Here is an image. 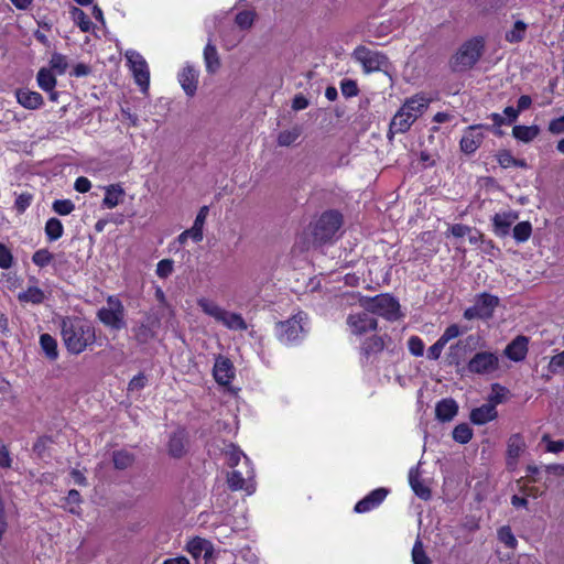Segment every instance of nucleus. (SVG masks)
I'll use <instances>...</instances> for the list:
<instances>
[{"label":"nucleus","mask_w":564,"mask_h":564,"mask_svg":"<svg viewBox=\"0 0 564 564\" xmlns=\"http://www.w3.org/2000/svg\"><path fill=\"white\" fill-rule=\"evenodd\" d=\"M449 232L456 238H462L471 234V228L464 224H455L449 227Z\"/></svg>","instance_id":"63"},{"label":"nucleus","mask_w":564,"mask_h":564,"mask_svg":"<svg viewBox=\"0 0 564 564\" xmlns=\"http://www.w3.org/2000/svg\"><path fill=\"white\" fill-rule=\"evenodd\" d=\"M187 435L185 430L178 429L173 432L167 442L169 455L173 458H181L186 453Z\"/></svg>","instance_id":"19"},{"label":"nucleus","mask_w":564,"mask_h":564,"mask_svg":"<svg viewBox=\"0 0 564 564\" xmlns=\"http://www.w3.org/2000/svg\"><path fill=\"white\" fill-rule=\"evenodd\" d=\"M498 163L503 169L513 167L517 164V159L509 151H501L497 155Z\"/></svg>","instance_id":"58"},{"label":"nucleus","mask_w":564,"mask_h":564,"mask_svg":"<svg viewBox=\"0 0 564 564\" xmlns=\"http://www.w3.org/2000/svg\"><path fill=\"white\" fill-rule=\"evenodd\" d=\"M245 457H247L239 448H237L235 445H229L228 449L226 451V458L227 464L230 467H236L240 464L242 460V464L245 463Z\"/></svg>","instance_id":"49"},{"label":"nucleus","mask_w":564,"mask_h":564,"mask_svg":"<svg viewBox=\"0 0 564 564\" xmlns=\"http://www.w3.org/2000/svg\"><path fill=\"white\" fill-rule=\"evenodd\" d=\"M343 224L341 215L336 210H328L321 215L314 226V238L319 242H327L334 238Z\"/></svg>","instance_id":"8"},{"label":"nucleus","mask_w":564,"mask_h":564,"mask_svg":"<svg viewBox=\"0 0 564 564\" xmlns=\"http://www.w3.org/2000/svg\"><path fill=\"white\" fill-rule=\"evenodd\" d=\"M549 370L552 373L564 371V350L551 358L549 362Z\"/></svg>","instance_id":"59"},{"label":"nucleus","mask_w":564,"mask_h":564,"mask_svg":"<svg viewBox=\"0 0 564 564\" xmlns=\"http://www.w3.org/2000/svg\"><path fill=\"white\" fill-rule=\"evenodd\" d=\"M158 326L159 321L149 317L145 323H141L138 327H135V339L141 344L149 343L155 337Z\"/></svg>","instance_id":"26"},{"label":"nucleus","mask_w":564,"mask_h":564,"mask_svg":"<svg viewBox=\"0 0 564 564\" xmlns=\"http://www.w3.org/2000/svg\"><path fill=\"white\" fill-rule=\"evenodd\" d=\"M13 264V256L10 249L0 242V268L10 269Z\"/></svg>","instance_id":"55"},{"label":"nucleus","mask_w":564,"mask_h":564,"mask_svg":"<svg viewBox=\"0 0 564 564\" xmlns=\"http://www.w3.org/2000/svg\"><path fill=\"white\" fill-rule=\"evenodd\" d=\"M124 317V306L116 295H109L106 300V305L97 312L99 322L113 330H120L126 327Z\"/></svg>","instance_id":"5"},{"label":"nucleus","mask_w":564,"mask_h":564,"mask_svg":"<svg viewBox=\"0 0 564 564\" xmlns=\"http://www.w3.org/2000/svg\"><path fill=\"white\" fill-rule=\"evenodd\" d=\"M178 82L186 96L193 97L197 90L198 70L191 65L185 66L178 74Z\"/></svg>","instance_id":"20"},{"label":"nucleus","mask_w":564,"mask_h":564,"mask_svg":"<svg viewBox=\"0 0 564 564\" xmlns=\"http://www.w3.org/2000/svg\"><path fill=\"white\" fill-rule=\"evenodd\" d=\"M360 305L370 314H377L388 319L398 318L399 303L389 294H379L373 297L361 296Z\"/></svg>","instance_id":"6"},{"label":"nucleus","mask_w":564,"mask_h":564,"mask_svg":"<svg viewBox=\"0 0 564 564\" xmlns=\"http://www.w3.org/2000/svg\"><path fill=\"white\" fill-rule=\"evenodd\" d=\"M36 82L39 87L44 91H53L57 84L56 77L52 69L45 67L37 72Z\"/></svg>","instance_id":"31"},{"label":"nucleus","mask_w":564,"mask_h":564,"mask_svg":"<svg viewBox=\"0 0 564 564\" xmlns=\"http://www.w3.org/2000/svg\"><path fill=\"white\" fill-rule=\"evenodd\" d=\"M499 368V358L491 351L476 352L467 364V370L475 375H490Z\"/></svg>","instance_id":"12"},{"label":"nucleus","mask_w":564,"mask_h":564,"mask_svg":"<svg viewBox=\"0 0 564 564\" xmlns=\"http://www.w3.org/2000/svg\"><path fill=\"white\" fill-rule=\"evenodd\" d=\"M305 318L306 315L303 312H300L290 319L278 323L276 336L279 340L284 344L296 341L304 332L303 321Z\"/></svg>","instance_id":"10"},{"label":"nucleus","mask_w":564,"mask_h":564,"mask_svg":"<svg viewBox=\"0 0 564 564\" xmlns=\"http://www.w3.org/2000/svg\"><path fill=\"white\" fill-rule=\"evenodd\" d=\"M430 104L431 98L423 93L406 98L390 121L388 137L392 138L393 134L408 132L412 124L427 110Z\"/></svg>","instance_id":"2"},{"label":"nucleus","mask_w":564,"mask_h":564,"mask_svg":"<svg viewBox=\"0 0 564 564\" xmlns=\"http://www.w3.org/2000/svg\"><path fill=\"white\" fill-rule=\"evenodd\" d=\"M473 437V430L466 423H460L453 430V438L459 444L468 443Z\"/></svg>","instance_id":"44"},{"label":"nucleus","mask_w":564,"mask_h":564,"mask_svg":"<svg viewBox=\"0 0 564 564\" xmlns=\"http://www.w3.org/2000/svg\"><path fill=\"white\" fill-rule=\"evenodd\" d=\"M388 492L389 491L386 488H377L372 490L356 503L355 511L358 513H364L375 509L386 499Z\"/></svg>","instance_id":"18"},{"label":"nucleus","mask_w":564,"mask_h":564,"mask_svg":"<svg viewBox=\"0 0 564 564\" xmlns=\"http://www.w3.org/2000/svg\"><path fill=\"white\" fill-rule=\"evenodd\" d=\"M197 305L205 315L230 330H246L248 328L241 314L225 310L212 299L202 296L197 299Z\"/></svg>","instance_id":"4"},{"label":"nucleus","mask_w":564,"mask_h":564,"mask_svg":"<svg viewBox=\"0 0 564 564\" xmlns=\"http://www.w3.org/2000/svg\"><path fill=\"white\" fill-rule=\"evenodd\" d=\"M525 448V442L520 434H513L507 443L508 464H514Z\"/></svg>","instance_id":"27"},{"label":"nucleus","mask_w":564,"mask_h":564,"mask_svg":"<svg viewBox=\"0 0 564 564\" xmlns=\"http://www.w3.org/2000/svg\"><path fill=\"white\" fill-rule=\"evenodd\" d=\"M413 564H432V561L424 551L422 541L417 538L412 549Z\"/></svg>","instance_id":"45"},{"label":"nucleus","mask_w":564,"mask_h":564,"mask_svg":"<svg viewBox=\"0 0 564 564\" xmlns=\"http://www.w3.org/2000/svg\"><path fill=\"white\" fill-rule=\"evenodd\" d=\"M542 442L546 444V452L557 454L564 451V440L552 441L547 434L542 436Z\"/></svg>","instance_id":"56"},{"label":"nucleus","mask_w":564,"mask_h":564,"mask_svg":"<svg viewBox=\"0 0 564 564\" xmlns=\"http://www.w3.org/2000/svg\"><path fill=\"white\" fill-rule=\"evenodd\" d=\"M126 58L133 73L135 83L145 91L150 83V72L145 59L140 53L133 50L126 52Z\"/></svg>","instance_id":"13"},{"label":"nucleus","mask_w":564,"mask_h":564,"mask_svg":"<svg viewBox=\"0 0 564 564\" xmlns=\"http://www.w3.org/2000/svg\"><path fill=\"white\" fill-rule=\"evenodd\" d=\"M409 482L415 495L427 500L431 498V490L422 482L417 468H411L409 471Z\"/></svg>","instance_id":"29"},{"label":"nucleus","mask_w":564,"mask_h":564,"mask_svg":"<svg viewBox=\"0 0 564 564\" xmlns=\"http://www.w3.org/2000/svg\"><path fill=\"white\" fill-rule=\"evenodd\" d=\"M254 471L251 467V462L248 457H245L243 466L241 469L232 470L228 476V486L231 490H245L251 495L254 491Z\"/></svg>","instance_id":"9"},{"label":"nucleus","mask_w":564,"mask_h":564,"mask_svg":"<svg viewBox=\"0 0 564 564\" xmlns=\"http://www.w3.org/2000/svg\"><path fill=\"white\" fill-rule=\"evenodd\" d=\"M540 132L536 126H514L512 129V135L522 142H530L538 137Z\"/></svg>","instance_id":"35"},{"label":"nucleus","mask_w":564,"mask_h":564,"mask_svg":"<svg viewBox=\"0 0 564 564\" xmlns=\"http://www.w3.org/2000/svg\"><path fill=\"white\" fill-rule=\"evenodd\" d=\"M499 299L488 293H481L477 296L473 306L464 312V317L468 321L480 318L486 319L492 316Z\"/></svg>","instance_id":"11"},{"label":"nucleus","mask_w":564,"mask_h":564,"mask_svg":"<svg viewBox=\"0 0 564 564\" xmlns=\"http://www.w3.org/2000/svg\"><path fill=\"white\" fill-rule=\"evenodd\" d=\"M69 261L64 252H59L54 254V260L52 262L53 270L56 274L63 275L66 271Z\"/></svg>","instance_id":"52"},{"label":"nucleus","mask_w":564,"mask_h":564,"mask_svg":"<svg viewBox=\"0 0 564 564\" xmlns=\"http://www.w3.org/2000/svg\"><path fill=\"white\" fill-rule=\"evenodd\" d=\"M301 135V129L299 127H294L290 130H283L278 135V144L280 147H289L293 144L299 137Z\"/></svg>","instance_id":"43"},{"label":"nucleus","mask_w":564,"mask_h":564,"mask_svg":"<svg viewBox=\"0 0 564 564\" xmlns=\"http://www.w3.org/2000/svg\"><path fill=\"white\" fill-rule=\"evenodd\" d=\"M32 195L29 193H21L14 203V207L19 214H23L32 203Z\"/></svg>","instance_id":"57"},{"label":"nucleus","mask_w":564,"mask_h":564,"mask_svg":"<svg viewBox=\"0 0 564 564\" xmlns=\"http://www.w3.org/2000/svg\"><path fill=\"white\" fill-rule=\"evenodd\" d=\"M458 412V404L452 398L442 399L436 403L435 416L441 422L452 421Z\"/></svg>","instance_id":"23"},{"label":"nucleus","mask_w":564,"mask_h":564,"mask_svg":"<svg viewBox=\"0 0 564 564\" xmlns=\"http://www.w3.org/2000/svg\"><path fill=\"white\" fill-rule=\"evenodd\" d=\"M213 375L218 384H229L235 377V369L232 362L227 357L219 355L215 359Z\"/></svg>","instance_id":"16"},{"label":"nucleus","mask_w":564,"mask_h":564,"mask_svg":"<svg viewBox=\"0 0 564 564\" xmlns=\"http://www.w3.org/2000/svg\"><path fill=\"white\" fill-rule=\"evenodd\" d=\"M64 505L62 506L66 511L72 514L80 516L82 508L80 503L83 502L80 494L76 489H70L67 492V496L64 499Z\"/></svg>","instance_id":"32"},{"label":"nucleus","mask_w":564,"mask_h":564,"mask_svg":"<svg viewBox=\"0 0 564 564\" xmlns=\"http://www.w3.org/2000/svg\"><path fill=\"white\" fill-rule=\"evenodd\" d=\"M532 234V226L529 221L518 223L512 229V236L518 243L529 240Z\"/></svg>","instance_id":"39"},{"label":"nucleus","mask_w":564,"mask_h":564,"mask_svg":"<svg viewBox=\"0 0 564 564\" xmlns=\"http://www.w3.org/2000/svg\"><path fill=\"white\" fill-rule=\"evenodd\" d=\"M40 345L50 360H55L58 357L57 341L50 334H42L40 336Z\"/></svg>","instance_id":"36"},{"label":"nucleus","mask_w":564,"mask_h":564,"mask_svg":"<svg viewBox=\"0 0 564 564\" xmlns=\"http://www.w3.org/2000/svg\"><path fill=\"white\" fill-rule=\"evenodd\" d=\"M384 348V340L381 336H372L366 339L361 345V352L365 357L379 354Z\"/></svg>","instance_id":"34"},{"label":"nucleus","mask_w":564,"mask_h":564,"mask_svg":"<svg viewBox=\"0 0 564 564\" xmlns=\"http://www.w3.org/2000/svg\"><path fill=\"white\" fill-rule=\"evenodd\" d=\"M341 94L349 98L354 97L358 94V87L357 84L351 79L343 80L340 84Z\"/></svg>","instance_id":"60"},{"label":"nucleus","mask_w":564,"mask_h":564,"mask_svg":"<svg viewBox=\"0 0 564 564\" xmlns=\"http://www.w3.org/2000/svg\"><path fill=\"white\" fill-rule=\"evenodd\" d=\"M186 551L194 557V558H209L213 554V546L209 541L206 539L196 536L189 540L186 544Z\"/></svg>","instance_id":"22"},{"label":"nucleus","mask_w":564,"mask_h":564,"mask_svg":"<svg viewBox=\"0 0 564 564\" xmlns=\"http://www.w3.org/2000/svg\"><path fill=\"white\" fill-rule=\"evenodd\" d=\"M64 234V227L59 219L52 217L45 224V235L48 241L58 240Z\"/></svg>","instance_id":"38"},{"label":"nucleus","mask_w":564,"mask_h":564,"mask_svg":"<svg viewBox=\"0 0 564 564\" xmlns=\"http://www.w3.org/2000/svg\"><path fill=\"white\" fill-rule=\"evenodd\" d=\"M174 269V261L171 259H163L158 262L156 264V274L162 278L166 279L170 276Z\"/></svg>","instance_id":"54"},{"label":"nucleus","mask_w":564,"mask_h":564,"mask_svg":"<svg viewBox=\"0 0 564 564\" xmlns=\"http://www.w3.org/2000/svg\"><path fill=\"white\" fill-rule=\"evenodd\" d=\"M424 343L419 336H411L408 340V348L415 357H421L424 354Z\"/></svg>","instance_id":"53"},{"label":"nucleus","mask_w":564,"mask_h":564,"mask_svg":"<svg viewBox=\"0 0 564 564\" xmlns=\"http://www.w3.org/2000/svg\"><path fill=\"white\" fill-rule=\"evenodd\" d=\"M50 66L52 72L55 70L58 75H63L68 66L66 56L61 53L52 54Z\"/></svg>","instance_id":"48"},{"label":"nucleus","mask_w":564,"mask_h":564,"mask_svg":"<svg viewBox=\"0 0 564 564\" xmlns=\"http://www.w3.org/2000/svg\"><path fill=\"white\" fill-rule=\"evenodd\" d=\"M498 539L501 543H503L506 546H508L510 549H514L518 543L510 527H508V525L501 527L498 530Z\"/></svg>","instance_id":"50"},{"label":"nucleus","mask_w":564,"mask_h":564,"mask_svg":"<svg viewBox=\"0 0 564 564\" xmlns=\"http://www.w3.org/2000/svg\"><path fill=\"white\" fill-rule=\"evenodd\" d=\"M446 345L437 339L427 350V358L431 360H437Z\"/></svg>","instance_id":"62"},{"label":"nucleus","mask_w":564,"mask_h":564,"mask_svg":"<svg viewBox=\"0 0 564 564\" xmlns=\"http://www.w3.org/2000/svg\"><path fill=\"white\" fill-rule=\"evenodd\" d=\"M134 455L126 449L115 451L112 462L116 469H127L134 463Z\"/></svg>","instance_id":"37"},{"label":"nucleus","mask_w":564,"mask_h":564,"mask_svg":"<svg viewBox=\"0 0 564 564\" xmlns=\"http://www.w3.org/2000/svg\"><path fill=\"white\" fill-rule=\"evenodd\" d=\"M203 55L207 73L215 74L220 67V58L216 46L210 41L206 44Z\"/></svg>","instance_id":"28"},{"label":"nucleus","mask_w":564,"mask_h":564,"mask_svg":"<svg viewBox=\"0 0 564 564\" xmlns=\"http://www.w3.org/2000/svg\"><path fill=\"white\" fill-rule=\"evenodd\" d=\"M70 15L73 21L83 32H89L91 30L93 23L82 9L73 7L70 10Z\"/></svg>","instance_id":"40"},{"label":"nucleus","mask_w":564,"mask_h":564,"mask_svg":"<svg viewBox=\"0 0 564 564\" xmlns=\"http://www.w3.org/2000/svg\"><path fill=\"white\" fill-rule=\"evenodd\" d=\"M485 51V39L475 36L465 41L449 59V67L454 73H464L471 69L480 59Z\"/></svg>","instance_id":"3"},{"label":"nucleus","mask_w":564,"mask_h":564,"mask_svg":"<svg viewBox=\"0 0 564 564\" xmlns=\"http://www.w3.org/2000/svg\"><path fill=\"white\" fill-rule=\"evenodd\" d=\"M347 325L351 334L362 336L375 330L378 326L377 319L368 311L349 314Z\"/></svg>","instance_id":"14"},{"label":"nucleus","mask_w":564,"mask_h":564,"mask_svg":"<svg viewBox=\"0 0 564 564\" xmlns=\"http://www.w3.org/2000/svg\"><path fill=\"white\" fill-rule=\"evenodd\" d=\"M208 212H209L208 206L200 207V209L198 210V213L195 217L194 224L191 227L192 231L197 232V235H199L202 238H204V225L206 223Z\"/></svg>","instance_id":"47"},{"label":"nucleus","mask_w":564,"mask_h":564,"mask_svg":"<svg viewBox=\"0 0 564 564\" xmlns=\"http://www.w3.org/2000/svg\"><path fill=\"white\" fill-rule=\"evenodd\" d=\"M18 300L22 303L41 304L45 300V294L37 286H29L25 291L18 294Z\"/></svg>","instance_id":"33"},{"label":"nucleus","mask_w":564,"mask_h":564,"mask_svg":"<svg viewBox=\"0 0 564 564\" xmlns=\"http://www.w3.org/2000/svg\"><path fill=\"white\" fill-rule=\"evenodd\" d=\"M15 96H17L18 102L22 107L30 109V110L39 109L44 104L42 95L37 91H32L29 89L21 88V89L17 90Z\"/></svg>","instance_id":"24"},{"label":"nucleus","mask_w":564,"mask_h":564,"mask_svg":"<svg viewBox=\"0 0 564 564\" xmlns=\"http://www.w3.org/2000/svg\"><path fill=\"white\" fill-rule=\"evenodd\" d=\"M528 352V338L524 336L516 337L505 349V355L513 360L521 361Z\"/></svg>","instance_id":"25"},{"label":"nucleus","mask_w":564,"mask_h":564,"mask_svg":"<svg viewBox=\"0 0 564 564\" xmlns=\"http://www.w3.org/2000/svg\"><path fill=\"white\" fill-rule=\"evenodd\" d=\"M547 129L552 134L564 133V116L551 120Z\"/></svg>","instance_id":"64"},{"label":"nucleus","mask_w":564,"mask_h":564,"mask_svg":"<svg viewBox=\"0 0 564 564\" xmlns=\"http://www.w3.org/2000/svg\"><path fill=\"white\" fill-rule=\"evenodd\" d=\"M499 401L496 400L495 403H485L479 408H475L471 410L469 419L476 425H484L492 420H495L498 415L496 410V403Z\"/></svg>","instance_id":"21"},{"label":"nucleus","mask_w":564,"mask_h":564,"mask_svg":"<svg viewBox=\"0 0 564 564\" xmlns=\"http://www.w3.org/2000/svg\"><path fill=\"white\" fill-rule=\"evenodd\" d=\"M527 24L523 21H516L513 28L506 33V40L509 43H518L524 39Z\"/></svg>","instance_id":"41"},{"label":"nucleus","mask_w":564,"mask_h":564,"mask_svg":"<svg viewBox=\"0 0 564 564\" xmlns=\"http://www.w3.org/2000/svg\"><path fill=\"white\" fill-rule=\"evenodd\" d=\"M518 219L516 212L509 210L503 213H497L492 217L494 232L498 237H506L510 234L512 224Z\"/></svg>","instance_id":"17"},{"label":"nucleus","mask_w":564,"mask_h":564,"mask_svg":"<svg viewBox=\"0 0 564 564\" xmlns=\"http://www.w3.org/2000/svg\"><path fill=\"white\" fill-rule=\"evenodd\" d=\"M124 196V191L119 184H112L106 187L102 205L106 208H115Z\"/></svg>","instance_id":"30"},{"label":"nucleus","mask_w":564,"mask_h":564,"mask_svg":"<svg viewBox=\"0 0 564 564\" xmlns=\"http://www.w3.org/2000/svg\"><path fill=\"white\" fill-rule=\"evenodd\" d=\"M256 12L251 10H245L237 13L235 18L236 24L243 30L250 29L254 22Z\"/></svg>","instance_id":"46"},{"label":"nucleus","mask_w":564,"mask_h":564,"mask_svg":"<svg viewBox=\"0 0 564 564\" xmlns=\"http://www.w3.org/2000/svg\"><path fill=\"white\" fill-rule=\"evenodd\" d=\"M489 129L488 126L475 124L465 129L460 139V150L466 154H473L477 151L484 140L482 129Z\"/></svg>","instance_id":"15"},{"label":"nucleus","mask_w":564,"mask_h":564,"mask_svg":"<svg viewBox=\"0 0 564 564\" xmlns=\"http://www.w3.org/2000/svg\"><path fill=\"white\" fill-rule=\"evenodd\" d=\"M52 208L56 214L66 216L75 209V205L70 199H56Z\"/></svg>","instance_id":"51"},{"label":"nucleus","mask_w":564,"mask_h":564,"mask_svg":"<svg viewBox=\"0 0 564 564\" xmlns=\"http://www.w3.org/2000/svg\"><path fill=\"white\" fill-rule=\"evenodd\" d=\"M61 334L67 350L78 355L96 340L95 327L87 321L66 316L61 322Z\"/></svg>","instance_id":"1"},{"label":"nucleus","mask_w":564,"mask_h":564,"mask_svg":"<svg viewBox=\"0 0 564 564\" xmlns=\"http://www.w3.org/2000/svg\"><path fill=\"white\" fill-rule=\"evenodd\" d=\"M459 335H460V329H459L458 325L453 324V325H449L444 330V333L441 335V337L438 339L446 345L449 340L458 337Z\"/></svg>","instance_id":"61"},{"label":"nucleus","mask_w":564,"mask_h":564,"mask_svg":"<svg viewBox=\"0 0 564 564\" xmlns=\"http://www.w3.org/2000/svg\"><path fill=\"white\" fill-rule=\"evenodd\" d=\"M54 260V253L48 249L42 248L36 250L32 256V262L39 268H45L52 264Z\"/></svg>","instance_id":"42"},{"label":"nucleus","mask_w":564,"mask_h":564,"mask_svg":"<svg viewBox=\"0 0 564 564\" xmlns=\"http://www.w3.org/2000/svg\"><path fill=\"white\" fill-rule=\"evenodd\" d=\"M355 62L362 66L365 73L380 72L389 66V58L381 52L358 45L351 53Z\"/></svg>","instance_id":"7"}]
</instances>
